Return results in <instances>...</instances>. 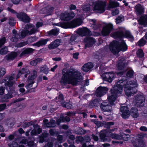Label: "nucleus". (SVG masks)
<instances>
[{
	"label": "nucleus",
	"instance_id": "14",
	"mask_svg": "<svg viewBox=\"0 0 147 147\" xmlns=\"http://www.w3.org/2000/svg\"><path fill=\"white\" fill-rule=\"evenodd\" d=\"M113 28V25L109 23L104 27L102 31V34L105 36H107L109 34Z\"/></svg>",
	"mask_w": 147,
	"mask_h": 147
},
{
	"label": "nucleus",
	"instance_id": "45",
	"mask_svg": "<svg viewBox=\"0 0 147 147\" xmlns=\"http://www.w3.org/2000/svg\"><path fill=\"white\" fill-rule=\"evenodd\" d=\"M7 52V48L6 47L2 48L0 50V53L1 54H5Z\"/></svg>",
	"mask_w": 147,
	"mask_h": 147
},
{
	"label": "nucleus",
	"instance_id": "16",
	"mask_svg": "<svg viewBox=\"0 0 147 147\" xmlns=\"http://www.w3.org/2000/svg\"><path fill=\"white\" fill-rule=\"evenodd\" d=\"M17 17L20 20L24 22H28L30 20V18L25 13H18L17 15Z\"/></svg>",
	"mask_w": 147,
	"mask_h": 147
},
{
	"label": "nucleus",
	"instance_id": "60",
	"mask_svg": "<svg viewBox=\"0 0 147 147\" xmlns=\"http://www.w3.org/2000/svg\"><path fill=\"white\" fill-rule=\"evenodd\" d=\"M58 99H59V101L60 102H61L62 101V100L63 99V96L62 94H59V96L58 97Z\"/></svg>",
	"mask_w": 147,
	"mask_h": 147
},
{
	"label": "nucleus",
	"instance_id": "46",
	"mask_svg": "<svg viewBox=\"0 0 147 147\" xmlns=\"http://www.w3.org/2000/svg\"><path fill=\"white\" fill-rule=\"evenodd\" d=\"M119 13V11L118 9H115L112 11V14L113 16H115L118 15Z\"/></svg>",
	"mask_w": 147,
	"mask_h": 147
},
{
	"label": "nucleus",
	"instance_id": "7",
	"mask_svg": "<svg viewBox=\"0 0 147 147\" xmlns=\"http://www.w3.org/2000/svg\"><path fill=\"white\" fill-rule=\"evenodd\" d=\"M106 3V2L103 0L96 2L94 4V10L96 13H103L105 11V7Z\"/></svg>",
	"mask_w": 147,
	"mask_h": 147
},
{
	"label": "nucleus",
	"instance_id": "1",
	"mask_svg": "<svg viewBox=\"0 0 147 147\" xmlns=\"http://www.w3.org/2000/svg\"><path fill=\"white\" fill-rule=\"evenodd\" d=\"M124 86L125 93L129 97L136 93L137 90L136 88L138 86V85L136 80L133 82L130 81L129 82L127 80H120L117 82L108 96V99L109 102L106 101L101 104L100 107L102 111L109 112L112 111V108L111 106L109 105V103L111 105H114V102L117 97L120 96L122 94V86Z\"/></svg>",
	"mask_w": 147,
	"mask_h": 147
},
{
	"label": "nucleus",
	"instance_id": "22",
	"mask_svg": "<svg viewBox=\"0 0 147 147\" xmlns=\"http://www.w3.org/2000/svg\"><path fill=\"white\" fill-rule=\"evenodd\" d=\"M93 67V65L91 63H88L84 65L82 67V70L85 72H88Z\"/></svg>",
	"mask_w": 147,
	"mask_h": 147
},
{
	"label": "nucleus",
	"instance_id": "43",
	"mask_svg": "<svg viewBox=\"0 0 147 147\" xmlns=\"http://www.w3.org/2000/svg\"><path fill=\"white\" fill-rule=\"evenodd\" d=\"M146 43V41L143 38L141 39L138 43V45L140 46H144Z\"/></svg>",
	"mask_w": 147,
	"mask_h": 147
},
{
	"label": "nucleus",
	"instance_id": "48",
	"mask_svg": "<svg viewBox=\"0 0 147 147\" xmlns=\"http://www.w3.org/2000/svg\"><path fill=\"white\" fill-rule=\"evenodd\" d=\"M75 36H71L70 40L69 41V44L71 45L74 44L76 42H75Z\"/></svg>",
	"mask_w": 147,
	"mask_h": 147
},
{
	"label": "nucleus",
	"instance_id": "62",
	"mask_svg": "<svg viewBox=\"0 0 147 147\" xmlns=\"http://www.w3.org/2000/svg\"><path fill=\"white\" fill-rule=\"evenodd\" d=\"M79 55V53H74L73 54V57L74 58L77 59L78 58V56Z\"/></svg>",
	"mask_w": 147,
	"mask_h": 147
},
{
	"label": "nucleus",
	"instance_id": "12",
	"mask_svg": "<svg viewBox=\"0 0 147 147\" xmlns=\"http://www.w3.org/2000/svg\"><path fill=\"white\" fill-rule=\"evenodd\" d=\"M108 90V89L105 87H99L96 90V95L98 97H100L105 94Z\"/></svg>",
	"mask_w": 147,
	"mask_h": 147
},
{
	"label": "nucleus",
	"instance_id": "40",
	"mask_svg": "<svg viewBox=\"0 0 147 147\" xmlns=\"http://www.w3.org/2000/svg\"><path fill=\"white\" fill-rule=\"evenodd\" d=\"M25 72H26L27 73L29 72V71L28 70H25L24 69H22V70L20 71L18 73V75L17 76L16 78H18L20 77V75L22 74V73H25Z\"/></svg>",
	"mask_w": 147,
	"mask_h": 147
},
{
	"label": "nucleus",
	"instance_id": "20",
	"mask_svg": "<svg viewBox=\"0 0 147 147\" xmlns=\"http://www.w3.org/2000/svg\"><path fill=\"white\" fill-rule=\"evenodd\" d=\"M61 42V41L60 40L56 39L49 45L48 48L50 49H55L60 45Z\"/></svg>",
	"mask_w": 147,
	"mask_h": 147
},
{
	"label": "nucleus",
	"instance_id": "50",
	"mask_svg": "<svg viewBox=\"0 0 147 147\" xmlns=\"http://www.w3.org/2000/svg\"><path fill=\"white\" fill-rule=\"evenodd\" d=\"M84 138L81 136H79L76 138V142L77 143H78V141L80 142H84Z\"/></svg>",
	"mask_w": 147,
	"mask_h": 147
},
{
	"label": "nucleus",
	"instance_id": "58",
	"mask_svg": "<svg viewBox=\"0 0 147 147\" xmlns=\"http://www.w3.org/2000/svg\"><path fill=\"white\" fill-rule=\"evenodd\" d=\"M4 88L3 87H0V94L2 95L4 94Z\"/></svg>",
	"mask_w": 147,
	"mask_h": 147
},
{
	"label": "nucleus",
	"instance_id": "52",
	"mask_svg": "<svg viewBox=\"0 0 147 147\" xmlns=\"http://www.w3.org/2000/svg\"><path fill=\"white\" fill-rule=\"evenodd\" d=\"M82 8L85 11H88L90 10V8L89 5L84 6L82 7Z\"/></svg>",
	"mask_w": 147,
	"mask_h": 147
},
{
	"label": "nucleus",
	"instance_id": "54",
	"mask_svg": "<svg viewBox=\"0 0 147 147\" xmlns=\"http://www.w3.org/2000/svg\"><path fill=\"white\" fill-rule=\"evenodd\" d=\"M9 24L12 26H14L15 24V21L13 18H11L9 21Z\"/></svg>",
	"mask_w": 147,
	"mask_h": 147
},
{
	"label": "nucleus",
	"instance_id": "34",
	"mask_svg": "<svg viewBox=\"0 0 147 147\" xmlns=\"http://www.w3.org/2000/svg\"><path fill=\"white\" fill-rule=\"evenodd\" d=\"M42 59L41 58H37V59L31 61L30 62V64L33 66H36L38 63L42 62Z\"/></svg>",
	"mask_w": 147,
	"mask_h": 147
},
{
	"label": "nucleus",
	"instance_id": "21",
	"mask_svg": "<svg viewBox=\"0 0 147 147\" xmlns=\"http://www.w3.org/2000/svg\"><path fill=\"white\" fill-rule=\"evenodd\" d=\"M19 53L18 52H13L6 55L5 58L7 60H13L14 59Z\"/></svg>",
	"mask_w": 147,
	"mask_h": 147
},
{
	"label": "nucleus",
	"instance_id": "28",
	"mask_svg": "<svg viewBox=\"0 0 147 147\" xmlns=\"http://www.w3.org/2000/svg\"><path fill=\"white\" fill-rule=\"evenodd\" d=\"M33 49L31 48L26 49L22 51L20 55V57H24L26 54L32 53Z\"/></svg>",
	"mask_w": 147,
	"mask_h": 147
},
{
	"label": "nucleus",
	"instance_id": "38",
	"mask_svg": "<svg viewBox=\"0 0 147 147\" xmlns=\"http://www.w3.org/2000/svg\"><path fill=\"white\" fill-rule=\"evenodd\" d=\"M15 94V91H13L12 92L9 93L5 95V97L6 98H12Z\"/></svg>",
	"mask_w": 147,
	"mask_h": 147
},
{
	"label": "nucleus",
	"instance_id": "37",
	"mask_svg": "<svg viewBox=\"0 0 147 147\" xmlns=\"http://www.w3.org/2000/svg\"><path fill=\"white\" fill-rule=\"evenodd\" d=\"M121 136H119V137L121 138L120 139H122L124 140L127 141L130 138V136L129 135H126L123 133L121 134Z\"/></svg>",
	"mask_w": 147,
	"mask_h": 147
},
{
	"label": "nucleus",
	"instance_id": "44",
	"mask_svg": "<svg viewBox=\"0 0 147 147\" xmlns=\"http://www.w3.org/2000/svg\"><path fill=\"white\" fill-rule=\"evenodd\" d=\"M24 84L22 83L19 84L18 86V87L19 88V90L20 92H23L25 91V89L24 88Z\"/></svg>",
	"mask_w": 147,
	"mask_h": 147
},
{
	"label": "nucleus",
	"instance_id": "30",
	"mask_svg": "<svg viewBox=\"0 0 147 147\" xmlns=\"http://www.w3.org/2000/svg\"><path fill=\"white\" fill-rule=\"evenodd\" d=\"M34 129L32 130L31 132V135H35L37 134H40L41 131V129L38 125H36L34 127Z\"/></svg>",
	"mask_w": 147,
	"mask_h": 147
},
{
	"label": "nucleus",
	"instance_id": "35",
	"mask_svg": "<svg viewBox=\"0 0 147 147\" xmlns=\"http://www.w3.org/2000/svg\"><path fill=\"white\" fill-rule=\"evenodd\" d=\"M105 132H106V131H101L100 132V137L101 141L105 142L106 141V136H105L106 134H105Z\"/></svg>",
	"mask_w": 147,
	"mask_h": 147
},
{
	"label": "nucleus",
	"instance_id": "23",
	"mask_svg": "<svg viewBox=\"0 0 147 147\" xmlns=\"http://www.w3.org/2000/svg\"><path fill=\"white\" fill-rule=\"evenodd\" d=\"M135 10L137 14H141L144 11L143 7L141 5L138 4L135 7Z\"/></svg>",
	"mask_w": 147,
	"mask_h": 147
},
{
	"label": "nucleus",
	"instance_id": "24",
	"mask_svg": "<svg viewBox=\"0 0 147 147\" xmlns=\"http://www.w3.org/2000/svg\"><path fill=\"white\" fill-rule=\"evenodd\" d=\"M48 120L47 119H45L43 120L44 124L47 127H54L55 126V121L51 119L49 123H48Z\"/></svg>",
	"mask_w": 147,
	"mask_h": 147
},
{
	"label": "nucleus",
	"instance_id": "49",
	"mask_svg": "<svg viewBox=\"0 0 147 147\" xmlns=\"http://www.w3.org/2000/svg\"><path fill=\"white\" fill-rule=\"evenodd\" d=\"M5 70L4 68L0 69V76H2L4 75L5 73Z\"/></svg>",
	"mask_w": 147,
	"mask_h": 147
},
{
	"label": "nucleus",
	"instance_id": "15",
	"mask_svg": "<svg viewBox=\"0 0 147 147\" xmlns=\"http://www.w3.org/2000/svg\"><path fill=\"white\" fill-rule=\"evenodd\" d=\"M36 74V71L35 70H33L32 73L31 74L30 78H29L28 80V84L27 86H26V88H28L32 87V84L34 83V80L35 78Z\"/></svg>",
	"mask_w": 147,
	"mask_h": 147
},
{
	"label": "nucleus",
	"instance_id": "57",
	"mask_svg": "<svg viewBox=\"0 0 147 147\" xmlns=\"http://www.w3.org/2000/svg\"><path fill=\"white\" fill-rule=\"evenodd\" d=\"M6 107V105L5 104H3L0 105V111H2Z\"/></svg>",
	"mask_w": 147,
	"mask_h": 147
},
{
	"label": "nucleus",
	"instance_id": "51",
	"mask_svg": "<svg viewBox=\"0 0 147 147\" xmlns=\"http://www.w3.org/2000/svg\"><path fill=\"white\" fill-rule=\"evenodd\" d=\"M111 137L112 138L117 139H120L121 138L120 137H119V135L115 134H112L111 135Z\"/></svg>",
	"mask_w": 147,
	"mask_h": 147
},
{
	"label": "nucleus",
	"instance_id": "47",
	"mask_svg": "<svg viewBox=\"0 0 147 147\" xmlns=\"http://www.w3.org/2000/svg\"><path fill=\"white\" fill-rule=\"evenodd\" d=\"M133 71L132 70H130L129 71L126 75V76L127 77L131 78L133 76Z\"/></svg>",
	"mask_w": 147,
	"mask_h": 147
},
{
	"label": "nucleus",
	"instance_id": "26",
	"mask_svg": "<svg viewBox=\"0 0 147 147\" xmlns=\"http://www.w3.org/2000/svg\"><path fill=\"white\" fill-rule=\"evenodd\" d=\"M119 5V4L118 2L114 1L112 0H110L107 9L109 10L110 8H113L114 7H118Z\"/></svg>",
	"mask_w": 147,
	"mask_h": 147
},
{
	"label": "nucleus",
	"instance_id": "9",
	"mask_svg": "<svg viewBox=\"0 0 147 147\" xmlns=\"http://www.w3.org/2000/svg\"><path fill=\"white\" fill-rule=\"evenodd\" d=\"M144 97L142 95H139L135 97L134 104L137 107H142L144 104Z\"/></svg>",
	"mask_w": 147,
	"mask_h": 147
},
{
	"label": "nucleus",
	"instance_id": "55",
	"mask_svg": "<svg viewBox=\"0 0 147 147\" xmlns=\"http://www.w3.org/2000/svg\"><path fill=\"white\" fill-rule=\"evenodd\" d=\"M9 145L10 147H17L18 144L15 142H12Z\"/></svg>",
	"mask_w": 147,
	"mask_h": 147
},
{
	"label": "nucleus",
	"instance_id": "31",
	"mask_svg": "<svg viewBox=\"0 0 147 147\" xmlns=\"http://www.w3.org/2000/svg\"><path fill=\"white\" fill-rule=\"evenodd\" d=\"M70 120V119L68 117L66 116L65 118L61 117L60 119L57 121L56 123L59 124L60 122H64L65 121H69Z\"/></svg>",
	"mask_w": 147,
	"mask_h": 147
},
{
	"label": "nucleus",
	"instance_id": "3",
	"mask_svg": "<svg viewBox=\"0 0 147 147\" xmlns=\"http://www.w3.org/2000/svg\"><path fill=\"white\" fill-rule=\"evenodd\" d=\"M32 24H27L25 29V30L22 31L21 36L16 34V31L15 30H13L12 34V38L11 40L12 42H16L19 38H23L24 37L27 35H31L34 34L37 31V30L32 27Z\"/></svg>",
	"mask_w": 147,
	"mask_h": 147
},
{
	"label": "nucleus",
	"instance_id": "27",
	"mask_svg": "<svg viewBox=\"0 0 147 147\" xmlns=\"http://www.w3.org/2000/svg\"><path fill=\"white\" fill-rule=\"evenodd\" d=\"M49 40L47 39H42L38 42L33 45L39 47L40 46L45 45L47 43V42Z\"/></svg>",
	"mask_w": 147,
	"mask_h": 147
},
{
	"label": "nucleus",
	"instance_id": "13",
	"mask_svg": "<svg viewBox=\"0 0 147 147\" xmlns=\"http://www.w3.org/2000/svg\"><path fill=\"white\" fill-rule=\"evenodd\" d=\"M114 74L112 72H108L105 73L103 74L102 77L103 80L111 82L113 80L114 77Z\"/></svg>",
	"mask_w": 147,
	"mask_h": 147
},
{
	"label": "nucleus",
	"instance_id": "8",
	"mask_svg": "<svg viewBox=\"0 0 147 147\" xmlns=\"http://www.w3.org/2000/svg\"><path fill=\"white\" fill-rule=\"evenodd\" d=\"M132 144L134 147H145V146L143 137L140 135L138 136L137 139L135 141H133Z\"/></svg>",
	"mask_w": 147,
	"mask_h": 147
},
{
	"label": "nucleus",
	"instance_id": "41",
	"mask_svg": "<svg viewBox=\"0 0 147 147\" xmlns=\"http://www.w3.org/2000/svg\"><path fill=\"white\" fill-rule=\"evenodd\" d=\"M124 20V17L123 16H119L116 19V24L120 23Z\"/></svg>",
	"mask_w": 147,
	"mask_h": 147
},
{
	"label": "nucleus",
	"instance_id": "25",
	"mask_svg": "<svg viewBox=\"0 0 147 147\" xmlns=\"http://www.w3.org/2000/svg\"><path fill=\"white\" fill-rule=\"evenodd\" d=\"M139 23L144 26H147V16L141 17L138 21Z\"/></svg>",
	"mask_w": 147,
	"mask_h": 147
},
{
	"label": "nucleus",
	"instance_id": "56",
	"mask_svg": "<svg viewBox=\"0 0 147 147\" xmlns=\"http://www.w3.org/2000/svg\"><path fill=\"white\" fill-rule=\"evenodd\" d=\"M84 139V142H88L90 140V138L88 136H86Z\"/></svg>",
	"mask_w": 147,
	"mask_h": 147
},
{
	"label": "nucleus",
	"instance_id": "10",
	"mask_svg": "<svg viewBox=\"0 0 147 147\" xmlns=\"http://www.w3.org/2000/svg\"><path fill=\"white\" fill-rule=\"evenodd\" d=\"M13 79V77L12 76H8L4 78L2 83H4L6 86L12 87L15 84V82L12 81Z\"/></svg>",
	"mask_w": 147,
	"mask_h": 147
},
{
	"label": "nucleus",
	"instance_id": "32",
	"mask_svg": "<svg viewBox=\"0 0 147 147\" xmlns=\"http://www.w3.org/2000/svg\"><path fill=\"white\" fill-rule=\"evenodd\" d=\"M53 9V7L49 6L43 9V10L45 11L43 13H47L48 15H49L51 14L52 11Z\"/></svg>",
	"mask_w": 147,
	"mask_h": 147
},
{
	"label": "nucleus",
	"instance_id": "18",
	"mask_svg": "<svg viewBox=\"0 0 147 147\" xmlns=\"http://www.w3.org/2000/svg\"><path fill=\"white\" fill-rule=\"evenodd\" d=\"M121 111L122 113V117L125 119L127 118L129 116L130 113L127 107H121L120 108Z\"/></svg>",
	"mask_w": 147,
	"mask_h": 147
},
{
	"label": "nucleus",
	"instance_id": "36",
	"mask_svg": "<svg viewBox=\"0 0 147 147\" xmlns=\"http://www.w3.org/2000/svg\"><path fill=\"white\" fill-rule=\"evenodd\" d=\"M59 32V30L58 29L55 28L48 32V33L50 35H56L58 34Z\"/></svg>",
	"mask_w": 147,
	"mask_h": 147
},
{
	"label": "nucleus",
	"instance_id": "61",
	"mask_svg": "<svg viewBox=\"0 0 147 147\" xmlns=\"http://www.w3.org/2000/svg\"><path fill=\"white\" fill-rule=\"evenodd\" d=\"M33 124V122H30L28 123H25L24 125H25L26 127H28L30 126L31 125Z\"/></svg>",
	"mask_w": 147,
	"mask_h": 147
},
{
	"label": "nucleus",
	"instance_id": "59",
	"mask_svg": "<svg viewBox=\"0 0 147 147\" xmlns=\"http://www.w3.org/2000/svg\"><path fill=\"white\" fill-rule=\"evenodd\" d=\"M27 44L26 42H23L20 43L17 46L18 47H23Z\"/></svg>",
	"mask_w": 147,
	"mask_h": 147
},
{
	"label": "nucleus",
	"instance_id": "53",
	"mask_svg": "<svg viewBox=\"0 0 147 147\" xmlns=\"http://www.w3.org/2000/svg\"><path fill=\"white\" fill-rule=\"evenodd\" d=\"M5 42V39L4 37L0 39V47Z\"/></svg>",
	"mask_w": 147,
	"mask_h": 147
},
{
	"label": "nucleus",
	"instance_id": "33",
	"mask_svg": "<svg viewBox=\"0 0 147 147\" xmlns=\"http://www.w3.org/2000/svg\"><path fill=\"white\" fill-rule=\"evenodd\" d=\"M124 59H123L121 60H120L118 61L117 64V67L119 69H121L123 68V66L124 65Z\"/></svg>",
	"mask_w": 147,
	"mask_h": 147
},
{
	"label": "nucleus",
	"instance_id": "6",
	"mask_svg": "<svg viewBox=\"0 0 147 147\" xmlns=\"http://www.w3.org/2000/svg\"><path fill=\"white\" fill-rule=\"evenodd\" d=\"M111 36L115 38L124 36L129 38L131 41L134 40L133 37L130 33L123 27L119 28L118 31L112 33L111 34Z\"/></svg>",
	"mask_w": 147,
	"mask_h": 147
},
{
	"label": "nucleus",
	"instance_id": "5",
	"mask_svg": "<svg viewBox=\"0 0 147 147\" xmlns=\"http://www.w3.org/2000/svg\"><path fill=\"white\" fill-rule=\"evenodd\" d=\"M83 18H77L70 22L59 23L55 24L56 26L64 28H73L80 25L82 23Z\"/></svg>",
	"mask_w": 147,
	"mask_h": 147
},
{
	"label": "nucleus",
	"instance_id": "42",
	"mask_svg": "<svg viewBox=\"0 0 147 147\" xmlns=\"http://www.w3.org/2000/svg\"><path fill=\"white\" fill-rule=\"evenodd\" d=\"M48 69L46 66H43L40 68V71L41 72H43L45 74H47L48 72Z\"/></svg>",
	"mask_w": 147,
	"mask_h": 147
},
{
	"label": "nucleus",
	"instance_id": "2",
	"mask_svg": "<svg viewBox=\"0 0 147 147\" xmlns=\"http://www.w3.org/2000/svg\"><path fill=\"white\" fill-rule=\"evenodd\" d=\"M82 80L80 73L75 69H71L63 74L61 83L62 85L70 84L76 85Z\"/></svg>",
	"mask_w": 147,
	"mask_h": 147
},
{
	"label": "nucleus",
	"instance_id": "11",
	"mask_svg": "<svg viewBox=\"0 0 147 147\" xmlns=\"http://www.w3.org/2000/svg\"><path fill=\"white\" fill-rule=\"evenodd\" d=\"M74 13H69L65 12L61 13L60 15V18L62 20L68 21L74 17Z\"/></svg>",
	"mask_w": 147,
	"mask_h": 147
},
{
	"label": "nucleus",
	"instance_id": "63",
	"mask_svg": "<svg viewBox=\"0 0 147 147\" xmlns=\"http://www.w3.org/2000/svg\"><path fill=\"white\" fill-rule=\"evenodd\" d=\"M57 139L60 142H62L63 140V137L61 135H59L57 137Z\"/></svg>",
	"mask_w": 147,
	"mask_h": 147
},
{
	"label": "nucleus",
	"instance_id": "64",
	"mask_svg": "<svg viewBox=\"0 0 147 147\" xmlns=\"http://www.w3.org/2000/svg\"><path fill=\"white\" fill-rule=\"evenodd\" d=\"M140 129L141 131H147V128L144 126H142L140 128Z\"/></svg>",
	"mask_w": 147,
	"mask_h": 147
},
{
	"label": "nucleus",
	"instance_id": "19",
	"mask_svg": "<svg viewBox=\"0 0 147 147\" xmlns=\"http://www.w3.org/2000/svg\"><path fill=\"white\" fill-rule=\"evenodd\" d=\"M77 32L78 34L82 36L90 34L89 30L86 27L80 28L77 30Z\"/></svg>",
	"mask_w": 147,
	"mask_h": 147
},
{
	"label": "nucleus",
	"instance_id": "39",
	"mask_svg": "<svg viewBox=\"0 0 147 147\" xmlns=\"http://www.w3.org/2000/svg\"><path fill=\"white\" fill-rule=\"evenodd\" d=\"M137 56L140 57H143L144 55L143 51L141 49L138 50L136 53Z\"/></svg>",
	"mask_w": 147,
	"mask_h": 147
},
{
	"label": "nucleus",
	"instance_id": "29",
	"mask_svg": "<svg viewBox=\"0 0 147 147\" xmlns=\"http://www.w3.org/2000/svg\"><path fill=\"white\" fill-rule=\"evenodd\" d=\"M131 115L134 118H137L138 116V109L132 107L130 111Z\"/></svg>",
	"mask_w": 147,
	"mask_h": 147
},
{
	"label": "nucleus",
	"instance_id": "17",
	"mask_svg": "<svg viewBox=\"0 0 147 147\" xmlns=\"http://www.w3.org/2000/svg\"><path fill=\"white\" fill-rule=\"evenodd\" d=\"M86 48L92 46L95 42V40L90 36L87 37L84 40Z\"/></svg>",
	"mask_w": 147,
	"mask_h": 147
},
{
	"label": "nucleus",
	"instance_id": "4",
	"mask_svg": "<svg viewBox=\"0 0 147 147\" xmlns=\"http://www.w3.org/2000/svg\"><path fill=\"white\" fill-rule=\"evenodd\" d=\"M127 46L124 41L121 40L119 41H113L110 45V49L115 55L117 54L119 51H125L127 50Z\"/></svg>",
	"mask_w": 147,
	"mask_h": 147
}]
</instances>
